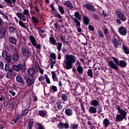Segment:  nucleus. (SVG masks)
<instances>
[{
  "mask_svg": "<svg viewBox=\"0 0 129 129\" xmlns=\"http://www.w3.org/2000/svg\"><path fill=\"white\" fill-rule=\"evenodd\" d=\"M16 81L18 83H21L22 85H25V81L23 80L21 76L18 75L16 76Z\"/></svg>",
  "mask_w": 129,
  "mask_h": 129,
  "instance_id": "dca6fc26",
  "label": "nucleus"
},
{
  "mask_svg": "<svg viewBox=\"0 0 129 129\" xmlns=\"http://www.w3.org/2000/svg\"><path fill=\"white\" fill-rule=\"evenodd\" d=\"M92 17H93V18L95 19V20H100V17L97 14H93Z\"/></svg>",
  "mask_w": 129,
  "mask_h": 129,
  "instance_id": "c03bdc74",
  "label": "nucleus"
},
{
  "mask_svg": "<svg viewBox=\"0 0 129 129\" xmlns=\"http://www.w3.org/2000/svg\"><path fill=\"white\" fill-rule=\"evenodd\" d=\"M60 40L62 43H65V42H66V39L64 38V37H63V36H60Z\"/></svg>",
  "mask_w": 129,
  "mask_h": 129,
  "instance_id": "680f3d73",
  "label": "nucleus"
},
{
  "mask_svg": "<svg viewBox=\"0 0 129 129\" xmlns=\"http://www.w3.org/2000/svg\"><path fill=\"white\" fill-rule=\"evenodd\" d=\"M24 79L25 80L26 83L27 84V86H28V87H31V86H33V85H34V83H35V80L31 79L28 76H25Z\"/></svg>",
  "mask_w": 129,
  "mask_h": 129,
  "instance_id": "20e7f679",
  "label": "nucleus"
},
{
  "mask_svg": "<svg viewBox=\"0 0 129 129\" xmlns=\"http://www.w3.org/2000/svg\"><path fill=\"white\" fill-rule=\"evenodd\" d=\"M76 62V57L73 54H66L63 60V67L66 70L72 69L73 64Z\"/></svg>",
  "mask_w": 129,
  "mask_h": 129,
  "instance_id": "f03ea898",
  "label": "nucleus"
},
{
  "mask_svg": "<svg viewBox=\"0 0 129 129\" xmlns=\"http://www.w3.org/2000/svg\"><path fill=\"white\" fill-rule=\"evenodd\" d=\"M6 99V96L5 95H2L0 97V101H4Z\"/></svg>",
  "mask_w": 129,
  "mask_h": 129,
  "instance_id": "0e129e2a",
  "label": "nucleus"
},
{
  "mask_svg": "<svg viewBox=\"0 0 129 129\" xmlns=\"http://www.w3.org/2000/svg\"><path fill=\"white\" fill-rule=\"evenodd\" d=\"M23 14L24 16L28 17V18L31 17V15L30 14V12L28 9H25L23 12Z\"/></svg>",
  "mask_w": 129,
  "mask_h": 129,
  "instance_id": "c756f323",
  "label": "nucleus"
},
{
  "mask_svg": "<svg viewBox=\"0 0 129 129\" xmlns=\"http://www.w3.org/2000/svg\"><path fill=\"white\" fill-rule=\"evenodd\" d=\"M52 80L55 82V81H58V78H57V75H56V73L55 72H52Z\"/></svg>",
  "mask_w": 129,
  "mask_h": 129,
  "instance_id": "cd10ccee",
  "label": "nucleus"
},
{
  "mask_svg": "<svg viewBox=\"0 0 129 129\" xmlns=\"http://www.w3.org/2000/svg\"><path fill=\"white\" fill-rule=\"evenodd\" d=\"M13 68H14V70H15V71H20L21 70H22V68H23V65L21 64H19L17 65H14Z\"/></svg>",
  "mask_w": 129,
  "mask_h": 129,
  "instance_id": "6ab92c4d",
  "label": "nucleus"
},
{
  "mask_svg": "<svg viewBox=\"0 0 129 129\" xmlns=\"http://www.w3.org/2000/svg\"><path fill=\"white\" fill-rule=\"evenodd\" d=\"M39 115L40 116H42V117H44L45 115H46V113L45 112V111L44 110H40L39 111Z\"/></svg>",
  "mask_w": 129,
  "mask_h": 129,
  "instance_id": "a18cd8bd",
  "label": "nucleus"
},
{
  "mask_svg": "<svg viewBox=\"0 0 129 129\" xmlns=\"http://www.w3.org/2000/svg\"><path fill=\"white\" fill-rule=\"evenodd\" d=\"M28 112H29V109H23L20 114H18L17 115V119H20L22 117H24V115L27 114Z\"/></svg>",
  "mask_w": 129,
  "mask_h": 129,
  "instance_id": "423d86ee",
  "label": "nucleus"
},
{
  "mask_svg": "<svg viewBox=\"0 0 129 129\" xmlns=\"http://www.w3.org/2000/svg\"><path fill=\"white\" fill-rule=\"evenodd\" d=\"M8 52H7V51L4 50L3 51L2 53V57L4 59L6 58V57L8 55Z\"/></svg>",
  "mask_w": 129,
  "mask_h": 129,
  "instance_id": "3c124183",
  "label": "nucleus"
},
{
  "mask_svg": "<svg viewBox=\"0 0 129 129\" xmlns=\"http://www.w3.org/2000/svg\"><path fill=\"white\" fill-rule=\"evenodd\" d=\"M32 127H33V121H29L28 122V128L32 129Z\"/></svg>",
  "mask_w": 129,
  "mask_h": 129,
  "instance_id": "6e6d98bb",
  "label": "nucleus"
},
{
  "mask_svg": "<svg viewBox=\"0 0 129 129\" xmlns=\"http://www.w3.org/2000/svg\"><path fill=\"white\" fill-rule=\"evenodd\" d=\"M58 11L60 13V14H61V15H64V14H65V10L64 9V8L60 6V5L59 4H58Z\"/></svg>",
  "mask_w": 129,
  "mask_h": 129,
  "instance_id": "c85d7f7f",
  "label": "nucleus"
},
{
  "mask_svg": "<svg viewBox=\"0 0 129 129\" xmlns=\"http://www.w3.org/2000/svg\"><path fill=\"white\" fill-rule=\"evenodd\" d=\"M9 106H10L11 110H14V109L15 108V103H14V102L11 103L10 104Z\"/></svg>",
  "mask_w": 129,
  "mask_h": 129,
  "instance_id": "8fccbe9b",
  "label": "nucleus"
},
{
  "mask_svg": "<svg viewBox=\"0 0 129 129\" xmlns=\"http://www.w3.org/2000/svg\"><path fill=\"white\" fill-rule=\"evenodd\" d=\"M84 6L86 8V9H87V10L91 11V12H95V11H96V9L94 8V7L89 4H86Z\"/></svg>",
  "mask_w": 129,
  "mask_h": 129,
  "instance_id": "9b49d317",
  "label": "nucleus"
},
{
  "mask_svg": "<svg viewBox=\"0 0 129 129\" xmlns=\"http://www.w3.org/2000/svg\"><path fill=\"white\" fill-rule=\"evenodd\" d=\"M81 66V63L79 61V60H77V62L76 63V67H79Z\"/></svg>",
  "mask_w": 129,
  "mask_h": 129,
  "instance_id": "052dcab7",
  "label": "nucleus"
},
{
  "mask_svg": "<svg viewBox=\"0 0 129 129\" xmlns=\"http://www.w3.org/2000/svg\"><path fill=\"white\" fill-rule=\"evenodd\" d=\"M83 21H84V23L85 24V25H86V26H87V25L89 24L90 20L87 16H84L83 18Z\"/></svg>",
  "mask_w": 129,
  "mask_h": 129,
  "instance_id": "bb28decb",
  "label": "nucleus"
},
{
  "mask_svg": "<svg viewBox=\"0 0 129 129\" xmlns=\"http://www.w3.org/2000/svg\"><path fill=\"white\" fill-rule=\"evenodd\" d=\"M50 8H51V11H52L53 12H55V11H56V9L54 7V5L50 4Z\"/></svg>",
  "mask_w": 129,
  "mask_h": 129,
  "instance_id": "e2e57ef3",
  "label": "nucleus"
},
{
  "mask_svg": "<svg viewBox=\"0 0 129 129\" xmlns=\"http://www.w3.org/2000/svg\"><path fill=\"white\" fill-rule=\"evenodd\" d=\"M68 98H69V97L66 94H61V99L63 101H67Z\"/></svg>",
  "mask_w": 129,
  "mask_h": 129,
  "instance_id": "7c9ffc66",
  "label": "nucleus"
},
{
  "mask_svg": "<svg viewBox=\"0 0 129 129\" xmlns=\"http://www.w3.org/2000/svg\"><path fill=\"white\" fill-rule=\"evenodd\" d=\"M72 4V3H71L70 1H67L64 3V6H65L67 8H69Z\"/></svg>",
  "mask_w": 129,
  "mask_h": 129,
  "instance_id": "ea45409f",
  "label": "nucleus"
},
{
  "mask_svg": "<svg viewBox=\"0 0 129 129\" xmlns=\"http://www.w3.org/2000/svg\"><path fill=\"white\" fill-rule=\"evenodd\" d=\"M29 40L34 47H36V46H37V41H36V39L33 35H30L29 36Z\"/></svg>",
  "mask_w": 129,
  "mask_h": 129,
  "instance_id": "2eb2a0df",
  "label": "nucleus"
},
{
  "mask_svg": "<svg viewBox=\"0 0 129 129\" xmlns=\"http://www.w3.org/2000/svg\"><path fill=\"white\" fill-rule=\"evenodd\" d=\"M76 69L79 74H83V72H84V68L82 66L77 67Z\"/></svg>",
  "mask_w": 129,
  "mask_h": 129,
  "instance_id": "aec40b11",
  "label": "nucleus"
},
{
  "mask_svg": "<svg viewBox=\"0 0 129 129\" xmlns=\"http://www.w3.org/2000/svg\"><path fill=\"white\" fill-rule=\"evenodd\" d=\"M5 1L7 6L8 7H10V8H13V4L15 5L16 4V2H17L16 0H4Z\"/></svg>",
  "mask_w": 129,
  "mask_h": 129,
  "instance_id": "f8f14e48",
  "label": "nucleus"
},
{
  "mask_svg": "<svg viewBox=\"0 0 129 129\" xmlns=\"http://www.w3.org/2000/svg\"><path fill=\"white\" fill-rule=\"evenodd\" d=\"M112 58L113 61H110L108 63V66L110 67L111 69H114V70H118V66L121 68H125L127 66V62L125 60H119L116 57H111Z\"/></svg>",
  "mask_w": 129,
  "mask_h": 129,
  "instance_id": "f257e3e1",
  "label": "nucleus"
},
{
  "mask_svg": "<svg viewBox=\"0 0 129 129\" xmlns=\"http://www.w3.org/2000/svg\"><path fill=\"white\" fill-rule=\"evenodd\" d=\"M4 59L7 61V62H11V55L8 54Z\"/></svg>",
  "mask_w": 129,
  "mask_h": 129,
  "instance_id": "09e8293b",
  "label": "nucleus"
},
{
  "mask_svg": "<svg viewBox=\"0 0 129 129\" xmlns=\"http://www.w3.org/2000/svg\"><path fill=\"white\" fill-rule=\"evenodd\" d=\"M19 55L18 53H15L13 55V60L14 61H18L19 59Z\"/></svg>",
  "mask_w": 129,
  "mask_h": 129,
  "instance_id": "2f4dec72",
  "label": "nucleus"
},
{
  "mask_svg": "<svg viewBox=\"0 0 129 129\" xmlns=\"http://www.w3.org/2000/svg\"><path fill=\"white\" fill-rule=\"evenodd\" d=\"M44 76L45 77V80H46L47 83H48V84H50L51 82L50 81V79H49V78H48V75H44Z\"/></svg>",
  "mask_w": 129,
  "mask_h": 129,
  "instance_id": "603ef678",
  "label": "nucleus"
},
{
  "mask_svg": "<svg viewBox=\"0 0 129 129\" xmlns=\"http://www.w3.org/2000/svg\"><path fill=\"white\" fill-rule=\"evenodd\" d=\"M116 108L119 113L116 116V122H118V121H122L123 119H126V111L122 109H120V107L118 105L116 106Z\"/></svg>",
  "mask_w": 129,
  "mask_h": 129,
  "instance_id": "7ed1b4c3",
  "label": "nucleus"
},
{
  "mask_svg": "<svg viewBox=\"0 0 129 129\" xmlns=\"http://www.w3.org/2000/svg\"><path fill=\"white\" fill-rule=\"evenodd\" d=\"M13 74H11L10 73H7L6 75V77L8 79H11L13 77Z\"/></svg>",
  "mask_w": 129,
  "mask_h": 129,
  "instance_id": "864d4df0",
  "label": "nucleus"
},
{
  "mask_svg": "<svg viewBox=\"0 0 129 129\" xmlns=\"http://www.w3.org/2000/svg\"><path fill=\"white\" fill-rule=\"evenodd\" d=\"M118 32L122 36L126 35V29L123 26H121L118 28Z\"/></svg>",
  "mask_w": 129,
  "mask_h": 129,
  "instance_id": "0eeeda50",
  "label": "nucleus"
},
{
  "mask_svg": "<svg viewBox=\"0 0 129 129\" xmlns=\"http://www.w3.org/2000/svg\"><path fill=\"white\" fill-rule=\"evenodd\" d=\"M21 51L22 52L23 55L25 56V57H27V58H29L30 56L32 55V53L25 47L22 48Z\"/></svg>",
  "mask_w": 129,
  "mask_h": 129,
  "instance_id": "39448f33",
  "label": "nucleus"
},
{
  "mask_svg": "<svg viewBox=\"0 0 129 129\" xmlns=\"http://www.w3.org/2000/svg\"><path fill=\"white\" fill-rule=\"evenodd\" d=\"M31 19L33 23H34V24H35L36 25H37V24L39 23V19H38V18H37V17H36L35 16H32L31 17Z\"/></svg>",
  "mask_w": 129,
  "mask_h": 129,
  "instance_id": "72a5a7b5",
  "label": "nucleus"
},
{
  "mask_svg": "<svg viewBox=\"0 0 129 129\" xmlns=\"http://www.w3.org/2000/svg\"><path fill=\"white\" fill-rule=\"evenodd\" d=\"M9 31L10 33H16V32H17V29L14 27H10Z\"/></svg>",
  "mask_w": 129,
  "mask_h": 129,
  "instance_id": "a19ab883",
  "label": "nucleus"
},
{
  "mask_svg": "<svg viewBox=\"0 0 129 129\" xmlns=\"http://www.w3.org/2000/svg\"><path fill=\"white\" fill-rule=\"evenodd\" d=\"M103 33L106 37V38H107V37H109V32L108 31V30L107 28H105L103 30Z\"/></svg>",
  "mask_w": 129,
  "mask_h": 129,
  "instance_id": "f704fd0d",
  "label": "nucleus"
},
{
  "mask_svg": "<svg viewBox=\"0 0 129 129\" xmlns=\"http://www.w3.org/2000/svg\"><path fill=\"white\" fill-rule=\"evenodd\" d=\"M74 21H75V23H76L77 26L78 27H80V22H79V21H78V20H77V19L74 18Z\"/></svg>",
  "mask_w": 129,
  "mask_h": 129,
  "instance_id": "5fc2aeb1",
  "label": "nucleus"
},
{
  "mask_svg": "<svg viewBox=\"0 0 129 129\" xmlns=\"http://www.w3.org/2000/svg\"><path fill=\"white\" fill-rule=\"evenodd\" d=\"M118 17L122 22H125L126 21V16L123 13H120L118 15Z\"/></svg>",
  "mask_w": 129,
  "mask_h": 129,
  "instance_id": "f3484780",
  "label": "nucleus"
},
{
  "mask_svg": "<svg viewBox=\"0 0 129 129\" xmlns=\"http://www.w3.org/2000/svg\"><path fill=\"white\" fill-rule=\"evenodd\" d=\"M50 57H51V58H52V59H54V60H55V59H56V54H55V53H51L50 54Z\"/></svg>",
  "mask_w": 129,
  "mask_h": 129,
  "instance_id": "bf43d9fd",
  "label": "nucleus"
},
{
  "mask_svg": "<svg viewBox=\"0 0 129 129\" xmlns=\"http://www.w3.org/2000/svg\"><path fill=\"white\" fill-rule=\"evenodd\" d=\"M59 128H69V124L68 123H63L62 122H60L58 124Z\"/></svg>",
  "mask_w": 129,
  "mask_h": 129,
  "instance_id": "9d476101",
  "label": "nucleus"
},
{
  "mask_svg": "<svg viewBox=\"0 0 129 129\" xmlns=\"http://www.w3.org/2000/svg\"><path fill=\"white\" fill-rule=\"evenodd\" d=\"M122 49L124 53H125V54H129V48L126 46H125V45L122 44Z\"/></svg>",
  "mask_w": 129,
  "mask_h": 129,
  "instance_id": "393cba45",
  "label": "nucleus"
},
{
  "mask_svg": "<svg viewBox=\"0 0 129 129\" xmlns=\"http://www.w3.org/2000/svg\"><path fill=\"white\" fill-rule=\"evenodd\" d=\"M89 112L90 113H96L97 112V108L96 107L90 106L89 108Z\"/></svg>",
  "mask_w": 129,
  "mask_h": 129,
  "instance_id": "a211bd4d",
  "label": "nucleus"
},
{
  "mask_svg": "<svg viewBox=\"0 0 129 129\" xmlns=\"http://www.w3.org/2000/svg\"><path fill=\"white\" fill-rule=\"evenodd\" d=\"M8 40L11 44H13L14 45H16L17 44V39L12 36H9Z\"/></svg>",
  "mask_w": 129,
  "mask_h": 129,
  "instance_id": "412c9836",
  "label": "nucleus"
},
{
  "mask_svg": "<svg viewBox=\"0 0 129 129\" xmlns=\"http://www.w3.org/2000/svg\"><path fill=\"white\" fill-rule=\"evenodd\" d=\"M89 29L90 31H94V27L92 25H89Z\"/></svg>",
  "mask_w": 129,
  "mask_h": 129,
  "instance_id": "774afa93",
  "label": "nucleus"
},
{
  "mask_svg": "<svg viewBox=\"0 0 129 129\" xmlns=\"http://www.w3.org/2000/svg\"><path fill=\"white\" fill-rule=\"evenodd\" d=\"M97 109H98L97 113L99 114L102 112V106H101V105H99L97 106Z\"/></svg>",
  "mask_w": 129,
  "mask_h": 129,
  "instance_id": "37998d69",
  "label": "nucleus"
},
{
  "mask_svg": "<svg viewBox=\"0 0 129 129\" xmlns=\"http://www.w3.org/2000/svg\"><path fill=\"white\" fill-rule=\"evenodd\" d=\"M19 24L20 25V26H21V27H22V28H24V29H26L27 28V26L23 21L21 20L19 21Z\"/></svg>",
  "mask_w": 129,
  "mask_h": 129,
  "instance_id": "e433bc0d",
  "label": "nucleus"
},
{
  "mask_svg": "<svg viewBox=\"0 0 129 129\" xmlns=\"http://www.w3.org/2000/svg\"><path fill=\"white\" fill-rule=\"evenodd\" d=\"M54 107L56 110H60V109H62V107H63V105H62V102H57L54 105Z\"/></svg>",
  "mask_w": 129,
  "mask_h": 129,
  "instance_id": "ddd939ff",
  "label": "nucleus"
},
{
  "mask_svg": "<svg viewBox=\"0 0 129 129\" xmlns=\"http://www.w3.org/2000/svg\"><path fill=\"white\" fill-rule=\"evenodd\" d=\"M73 109L71 108H68L64 110L65 114L67 115V116H72V115H73Z\"/></svg>",
  "mask_w": 129,
  "mask_h": 129,
  "instance_id": "6e6552de",
  "label": "nucleus"
},
{
  "mask_svg": "<svg viewBox=\"0 0 129 129\" xmlns=\"http://www.w3.org/2000/svg\"><path fill=\"white\" fill-rule=\"evenodd\" d=\"M103 124L105 127H108L110 125V121L108 118H105L103 121Z\"/></svg>",
  "mask_w": 129,
  "mask_h": 129,
  "instance_id": "4468645a",
  "label": "nucleus"
},
{
  "mask_svg": "<svg viewBox=\"0 0 129 129\" xmlns=\"http://www.w3.org/2000/svg\"><path fill=\"white\" fill-rule=\"evenodd\" d=\"M71 128L72 129H78V124L72 123L71 124Z\"/></svg>",
  "mask_w": 129,
  "mask_h": 129,
  "instance_id": "58836bf2",
  "label": "nucleus"
},
{
  "mask_svg": "<svg viewBox=\"0 0 129 129\" xmlns=\"http://www.w3.org/2000/svg\"><path fill=\"white\" fill-rule=\"evenodd\" d=\"M49 43L50 44H51L52 45H55V46H57L56 40H55V38L53 37H49Z\"/></svg>",
  "mask_w": 129,
  "mask_h": 129,
  "instance_id": "a878e982",
  "label": "nucleus"
},
{
  "mask_svg": "<svg viewBox=\"0 0 129 129\" xmlns=\"http://www.w3.org/2000/svg\"><path fill=\"white\" fill-rule=\"evenodd\" d=\"M112 43L115 48H118V46L120 45V43H117V40L115 37H114L112 39Z\"/></svg>",
  "mask_w": 129,
  "mask_h": 129,
  "instance_id": "5701e85b",
  "label": "nucleus"
},
{
  "mask_svg": "<svg viewBox=\"0 0 129 129\" xmlns=\"http://www.w3.org/2000/svg\"><path fill=\"white\" fill-rule=\"evenodd\" d=\"M34 9L35 11H36V13H39L40 12V10H39V8H38L37 6H36L34 7Z\"/></svg>",
  "mask_w": 129,
  "mask_h": 129,
  "instance_id": "69168bd1",
  "label": "nucleus"
},
{
  "mask_svg": "<svg viewBox=\"0 0 129 129\" xmlns=\"http://www.w3.org/2000/svg\"><path fill=\"white\" fill-rule=\"evenodd\" d=\"M98 34L101 38H104V35L103 34V32H102V31L99 30L98 31Z\"/></svg>",
  "mask_w": 129,
  "mask_h": 129,
  "instance_id": "49530a36",
  "label": "nucleus"
},
{
  "mask_svg": "<svg viewBox=\"0 0 129 129\" xmlns=\"http://www.w3.org/2000/svg\"><path fill=\"white\" fill-rule=\"evenodd\" d=\"M34 74V70L33 68H30L28 69V75L29 76H32Z\"/></svg>",
  "mask_w": 129,
  "mask_h": 129,
  "instance_id": "4c0bfd02",
  "label": "nucleus"
},
{
  "mask_svg": "<svg viewBox=\"0 0 129 129\" xmlns=\"http://www.w3.org/2000/svg\"><path fill=\"white\" fill-rule=\"evenodd\" d=\"M22 69L23 70V71H26V70H27V65L26 64V62H24Z\"/></svg>",
  "mask_w": 129,
  "mask_h": 129,
  "instance_id": "4d7b16f0",
  "label": "nucleus"
},
{
  "mask_svg": "<svg viewBox=\"0 0 129 129\" xmlns=\"http://www.w3.org/2000/svg\"><path fill=\"white\" fill-rule=\"evenodd\" d=\"M0 14L1 15H2V16H3V18L7 20V21H9V18H8V16L7 15H6V14H5V13L0 12Z\"/></svg>",
  "mask_w": 129,
  "mask_h": 129,
  "instance_id": "de8ad7c7",
  "label": "nucleus"
},
{
  "mask_svg": "<svg viewBox=\"0 0 129 129\" xmlns=\"http://www.w3.org/2000/svg\"><path fill=\"white\" fill-rule=\"evenodd\" d=\"M9 93H11V94H12V96H15V95H16V92H15L12 90L9 91Z\"/></svg>",
  "mask_w": 129,
  "mask_h": 129,
  "instance_id": "338daca9",
  "label": "nucleus"
},
{
  "mask_svg": "<svg viewBox=\"0 0 129 129\" xmlns=\"http://www.w3.org/2000/svg\"><path fill=\"white\" fill-rule=\"evenodd\" d=\"M50 90H53L54 92H56V91H57V87L54 86H52Z\"/></svg>",
  "mask_w": 129,
  "mask_h": 129,
  "instance_id": "13d9d810",
  "label": "nucleus"
},
{
  "mask_svg": "<svg viewBox=\"0 0 129 129\" xmlns=\"http://www.w3.org/2000/svg\"><path fill=\"white\" fill-rule=\"evenodd\" d=\"M87 75L88 77L90 78H92L93 77V72H92V70L89 69L87 72Z\"/></svg>",
  "mask_w": 129,
  "mask_h": 129,
  "instance_id": "473e14b6",
  "label": "nucleus"
},
{
  "mask_svg": "<svg viewBox=\"0 0 129 129\" xmlns=\"http://www.w3.org/2000/svg\"><path fill=\"white\" fill-rule=\"evenodd\" d=\"M91 103L92 105L95 107H96V106H98L99 105H100V104L98 102V100L96 99L92 100Z\"/></svg>",
  "mask_w": 129,
  "mask_h": 129,
  "instance_id": "b1692460",
  "label": "nucleus"
},
{
  "mask_svg": "<svg viewBox=\"0 0 129 129\" xmlns=\"http://www.w3.org/2000/svg\"><path fill=\"white\" fill-rule=\"evenodd\" d=\"M74 17L78 19V20H81V16H80V15H79V12H75L74 14Z\"/></svg>",
  "mask_w": 129,
  "mask_h": 129,
  "instance_id": "c9c22d12",
  "label": "nucleus"
},
{
  "mask_svg": "<svg viewBox=\"0 0 129 129\" xmlns=\"http://www.w3.org/2000/svg\"><path fill=\"white\" fill-rule=\"evenodd\" d=\"M56 44L57 45V50L58 52H60L62 49V43L60 42H57Z\"/></svg>",
  "mask_w": 129,
  "mask_h": 129,
  "instance_id": "79ce46f5",
  "label": "nucleus"
},
{
  "mask_svg": "<svg viewBox=\"0 0 129 129\" xmlns=\"http://www.w3.org/2000/svg\"><path fill=\"white\" fill-rule=\"evenodd\" d=\"M16 15L18 17V18L21 20V21H23V22H26V17L24 15V14L20 13V12H17L16 13Z\"/></svg>",
  "mask_w": 129,
  "mask_h": 129,
  "instance_id": "1a4fd4ad",
  "label": "nucleus"
},
{
  "mask_svg": "<svg viewBox=\"0 0 129 129\" xmlns=\"http://www.w3.org/2000/svg\"><path fill=\"white\" fill-rule=\"evenodd\" d=\"M6 35V29L3 27H0V37L4 38Z\"/></svg>",
  "mask_w": 129,
  "mask_h": 129,
  "instance_id": "4be33fe9",
  "label": "nucleus"
}]
</instances>
